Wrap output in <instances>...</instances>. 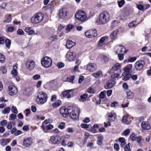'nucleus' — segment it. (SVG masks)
<instances>
[{
  "mask_svg": "<svg viewBox=\"0 0 151 151\" xmlns=\"http://www.w3.org/2000/svg\"><path fill=\"white\" fill-rule=\"evenodd\" d=\"M68 116L73 119L76 120L78 119L80 110L78 108L71 106L68 107Z\"/></svg>",
  "mask_w": 151,
  "mask_h": 151,
  "instance_id": "f257e3e1",
  "label": "nucleus"
},
{
  "mask_svg": "<svg viewBox=\"0 0 151 151\" xmlns=\"http://www.w3.org/2000/svg\"><path fill=\"white\" fill-rule=\"evenodd\" d=\"M47 98V94L44 92L41 91L38 93L36 101L38 104H43L46 102Z\"/></svg>",
  "mask_w": 151,
  "mask_h": 151,
  "instance_id": "f03ea898",
  "label": "nucleus"
},
{
  "mask_svg": "<svg viewBox=\"0 0 151 151\" xmlns=\"http://www.w3.org/2000/svg\"><path fill=\"white\" fill-rule=\"evenodd\" d=\"M109 14L106 12H103L99 15V22L100 24H105L109 21Z\"/></svg>",
  "mask_w": 151,
  "mask_h": 151,
  "instance_id": "7ed1b4c3",
  "label": "nucleus"
},
{
  "mask_svg": "<svg viewBox=\"0 0 151 151\" xmlns=\"http://www.w3.org/2000/svg\"><path fill=\"white\" fill-rule=\"evenodd\" d=\"M75 16L79 21L83 23L87 20L86 13L83 11L80 10L76 12Z\"/></svg>",
  "mask_w": 151,
  "mask_h": 151,
  "instance_id": "20e7f679",
  "label": "nucleus"
},
{
  "mask_svg": "<svg viewBox=\"0 0 151 151\" xmlns=\"http://www.w3.org/2000/svg\"><path fill=\"white\" fill-rule=\"evenodd\" d=\"M44 14L39 12L34 15L31 18V21L33 24H37L40 22L44 18Z\"/></svg>",
  "mask_w": 151,
  "mask_h": 151,
  "instance_id": "39448f33",
  "label": "nucleus"
},
{
  "mask_svg": "<svg viewBox=\"0 0 151 151\" xmlns=\"http://www.w3.org/2000/svg\"><path fill=\"white\" fill-rule=\"evenodd\" d=\"M41 62L42 66L45 68H48L52 65V60L50 58L45 56L42 58Z\"/></svg>",
  "mask_w": 151,
  "mask_h": 151,
  "instance_id": "423d86ee",
  "label": "nucleus"
},
{
  "mask_svg": "<svg viewBox=\"0 0 151 151\" xmlns=\"http://www.w3.org/2000/svg\"><path fill=\"white\" fill-rule=\"evenodd\" d=\"M145 65V62L144 60H140L136 62L134 65V68L136 70L141 71Z\"/></svg>",
  "mask_w": 151,
  "mask_h": 151,
  "instance_id": "0eeeda50",
  "label": "nucleus"
},
{
  "mask_svg": "<svg viewBox=\"0 0 151 151\" xmlns=\"http://www.w3.org/2000/svg\"><path fill=\"white\" fill-rule=\"evenodd\" d=\"M85 34L86 37L88 38H93L97 36V30L95 29H91L86 32Z\"/></svg>",
  "mask_w": 151,
  "mask_h": 151,
  "instance_id": "6e6552de",
  "label": "nucleus"
},
{
  "mask_svg": "<svg viewBox=\"0 0 151 151\" xmlns=\"http://www.w3.org/2000/svg\"><path fill=\"white\" fill-rule=\"evenodd\" d=\"M23 145L25 147H29L33 143L32 139L31 137L24 138L22 142Z\"/></svg>",
  "mask_w": 151,
  "mask_h": 151,
  "instance_id": "1a4fd4ad",
  "label": "nucleus"
},
{
  "mask_svg": "<svg viewBox=\"0 0 151 151\" xmlns=\"http://www.w3.org/2000/svg\"><path fill=\"white\" fill-rule=\"evenodd\" d=\"M130 137L132 141L136 140L139 145L141 146L142 145L141 142L142 138L141 136H139L137 137L134 133H132L130 135Z\"/></svg>",
  "mask_w": 151,
  "mask_h": 151,
  "instance_id": "9d476101",
  "label": "nucleus"
},
{
  "mask_svg": "<svg viewBox=\"0 0 151 151\" xmlns=\"http://www.w3.org/2000/svg\"><path fill=\"white\" fill-rule=\"evenodd\" d=\"M68 9L66 8H63L59 10V16L61 18L64 19L67 16Z\"/></svg>",
  "mask_w": 151,
  "mask_h": 151,
  "instance_id": "9b49d317",
  "label": "nucleus"
},
{
  "mask_svg": "<svg viewBox=\"0 0 151 151\" xmlns=\"http://www.w3.org/2000/svg\"><path fill=\"white\" fill-rule=\"evenodd\" d=\"M8 89L9 94L12 96L15 95L18 92L17 88L14 86L10 85L8 87Z\"/></svg>",
  "mask_w": 151,
  "mask_h": 151,
  "instance_id": "f8f14e48",
  "label": "nucleus"
},
{
  "mask_svg": "<svg viewBox=\"0 0 151 151\" xmlns=\"http://www.w3.org/2000/svg\"><path fill=\"white\" fill-rule=\"evenodd\" d=\"M60 112L61 115L65 118L68 116V108L67 109L65 106H62L60 109Z\"/></svg>",
  "mask_w": 151,
  "mask_h": 151,
  "instance_id": "ddd939ff",
  "label": "nucleus"
},
{
  "mask_svg": "<svg viewBox=\"0 0 151 151\" xmlns=\"http://www.w3.org/2000/svg\"><path fill=\"white\" fill-rule=\"evenodd\" d=\"M97 68L96 64L95 63H89L87 66V69L90 72H93L95 71Z\"/></svg>",
  "mask_w": 151,
  "mask_h": 151,
  "instance_id": "4468645a",
  "label": "nucleus"
},
{
  "mask_svg": "<svg viewBox=\"0 0 151 151\" xmlns=\"http://www.w3.org/2000/svg\"><path fill=\"white\" fill-rule=\"evenodd\" d=\"M26 65L27 68L30 70H33L35 66V62L32 60H27L26 62Z\"/></svg>",
  "mask_w": 151,
  "mask_h": 151,
  "instance_id": "2eb2a0df",
  "label": "nucleus"
},
{
  "mask_svg": "<svg viewBox=\"0 0 151 151\" xmlns=\"http://www.w3.org/2000/svg\"><path fill=\"white\" fill-rule=\"evenodd\" d=\"M61 138L58 135L56 136H51L50 138V140L52 143L53 144H58L60 143Z\"/></svg>",
  "mask_w": 151,
  "mask_h": 151,
  "instance_id": "dca6fc26",
  "label": "nucleus"
},
{
  "mask_svg": "<svg viewBox=\"0 0 151 151\" xmlns=\"http://www.w3.org/2000/svg\"><path fill=\"white\" fill-rule=\"evenodd\" d=\"M115 83V81L114 79H111L109 80L105 85V88L106 89H109L113 87Z\"/></svg>",
  "mask_w": 151,
  "mask_h": 151,
  "instance_id": "f3484780",
  "label": "nucleus"
},
{
  "mask_svg": "<svg viewBox=\"0 0 151 151\" xmlns=\"http://www.w3.org/2000/svg\"><path fill=\"white\" fill-rule=\"evenodd\" d=\"M66 57L69 61H73L76 58V55L73 52H68L66 54Z\"/></svg>",
  "mask_w": 151,
  "mask_h": 151,
  "instance_id": "a211bd4d",
  "label": "nucleus"
},
{
  "mask_svg": "<svg viewBox=\"0 0 151 151\" xmlns=\"http://www.w3.org/2000/svg\"><path fill=\"white\" fill-rule=\"evenodd\" d=\"M127 52V51L124 47L122 45H119L117 49L116 53L117 54H118V53L124 54L126 53Z\"/></svg>",
  "mask_w": 151,
  "mask_h": 151,
  "instance_id": "6ab92c4d",
  "label": "nucleus"
},
{
  "mask_svg": "<svg viewBox=\"0 0 151 151\" xmlns=\"http://www.w3.org/2000/svg\"><path fill=\"white\" fill-rule=\"evenodd\" d=\"M142 128L144 130H149L150 128V124L148 122L143 121L141 124Z\"/></svg>",
  "mask_w": 151,
  "mask_h": 151,
  "instance_id": "aec40b11",
  "label": "nucleus"
},
{
  "mask_svg": "<svg viewBox=\"0 0 151 151\" xmlns=\"http://www.w3.org/2000/svg\"><path fill=\"white\" fill-rule=\"evenodd\" d=\"M132 68V65L129 64L126 65L123 68L124 72L126 73L131 74L132 72L131 70Z\"/></svg>",
  "mask_w": 151,
  "mask_h": 151,
  "instance_id": "412c9836",
  "label": "nucleus"
},
{
  "mask_svg": "<svg viewBox=\"0 0 151 151\" xmlns=\"http://www.w3.org/2000/svg\"><path fill=\"white\" fill-rule=\"evenodd\" d=\"M42 9L45 11L49 10L52 13L54 9V6L52 4H49L47 6L43 7Z\"/></svg>",
  "mask_w": 151,
  "mask_h": 151,
  "instance_id": "4be33fe9",
  "label": "nucleus"
},
{
  "mask_svg": "<svg viewBox=\"0 0 151 151\" xmlns=\"http://www.w3.org/2000/svg\"><path fill=\"white\" fill-rule=\"evenodd\" d=\"M108 37L107 36H105L101 37L98 42L97 47H100L103 46L104 45V41L106 40H108Z\"/></svg>",
  "mask_w": 151,
  "mask_h": 151,
  "instance_id": "5701e85b",
  "label": "nucleus"
},
{
  "mask_svg": "<svg viewBox=\"0 0 151 151\" xmlns=\"http://www.w3.org/2000/svg\"><path fill=\"white\" fill-rule=\"evenodd\" d=\"M131 75V74L126 73L125 72H123L122 74V76H123L122 79L124 81H127L130 79Z\"/></svg>",
  "mask_w": 151,
  "mask_h": 151,
  "instance_id": "b1692460",
  "label": "nucleus"
},
{
  "mask_svg": "<svg viewBox=\"0 0 151 151\" xmlns=\"http://www.w3.org/2000/svg\"><path fill=\"white\" fill-rule=\"evenodd\" d=\"M76 45V43L73 42L72 40H67L66 45V47L68 49H70Z\"/></svg>",
  "mask_w": 151,
  "mask_h": 151,
  "instance_id": "393cba45",
  "label": "nucleus"
},
{
  "mask_svg": "<svg viewBox=\"0 0 151 151\" xmlns=\"http://www.w3.org/2000/svg\"><path fill=\"white\" fill-rule=\"evenodd\" d=\"M121 68V64L118 63H116L114 64L112 67L111 70L113 71H116L120 69Z\"/></svg>",
  "mask_w": 151,
  "mask_h": 151,
  "instance_id": "a878e982",
  "label": "nucleus"
},
{
  "mask_svg": "<svg viewBox=\"0 0 151 151\" xmlns=\"http://www.w3.org/2000/svg\"><path fill=\"white\" fill-rule=\"evenodd\" d=\"M32 28L30 27H26L24 31L28 33V34L29 35H31L32 34H35V32L32 29Z\"/></svg>",
  "mask_w": 151,
  "mask_h": 151,
  "instance_id": "bb28decb",
  "label": "nucleus"
},
{
  "mask_svg": "<svg viewBox=\"0 0 151 151\" xmlns=\"http://www.w3.org/2000/svg\"><path fill=\"white\" fill-rule=\"evenodd\" d=\"M99 126L98 124L93 125V127L90 129V131L93 133H96L98 132L97 129L99 128Z\"/></svg>",
  "mask_w": 151,
  "mask_h": 151,
  "instance_id": "cd10ccee",
  "label": "nucleus"
},
{
  "mask_svg": "<svg viewBox=\"0 0 151 151\" xmlns=\"http://www.w3.org/2000/svg\"><path fill=\"white\" fill-rule=\"evenodd\" d=\"M61 101L59 100H58L56 101L54 103L52 104V106L53 108H57L60 106L62 104Z\"/></svg>",
  "mask_w": 151,
  "mask_h": 151,
  "instance_id": "c85d7f7f",
  "label": "nucleus"
},
{
  "mask_svg": "<svg viewBox=\"0 0 151 151\" xmlns=\"http://www.w3.org/2000/svg\"><path fill=\"white\" fill-rule=\"evenodd\" d=\"M117 33V31L114 30L111 33L110 37L112 40H115L116 38Z\"/></svg>",
  "mask_w": 151,
  "mask_h": 151,
  "instance_id": "c756f323",
  "label": "nucleus"
},
{
  "mask_svg": "<svg viewBox=\"0 0 151 151\" xmlns=\"http://www.w3.org/2000/svg\"><path fill=\"white\" fill-rule=\"evenodd\" d=\"M41 128L44 131H45V130H50L52 129L53 127V126L51 124H49L47 125L46 127H45V126L42 125L41 126Z\"/></svg>",
  "mask_w": 151,
  "mask_h": 151,
  "instance_id": "7c9ffc66",
  "label": "nucleus"
},
{
  "mask_svg": "<svg viewBox=\"0 0 151 151\" xmlns=\"http://www.w3.org/2000/svg\"><path fill=\"white\" fill-rule=\"evenodd\" d=\"M100 59L101 61L104 63H106L108 62L109 58L108 56L105 55H102L100 56Z\"/></svg>",
  "mask_w": 151,
  "mask_h": 151,
  "instance_id": "2f4dec72",
  "label": "nucleus"
},
{
  "mask_svg": "<svg viewBox=\"0 0 151 151\" xmlns=\"http://www.w3.org/2000/svg\"><path fill=\"white\" fill-rule=\"evenodd\" d=\"M115 114L114 113L110 112L109 113L108 116V119L110 121H114L116 118L115 116Z\"/></svg>",
  "mask_w": 151,
  "mask_h": 151,
  "instance_id": "473e14b6",
  "label": "nucleus"
},
{
  "mask_svg": "<svg viewBox=\"0 0 151 151\" xmlns=\"http://www.w3.org/2000/svg\"><path fill=\"white\" fill-rule=\"evenodd\" d=\"M5 20L3 21V22L4 23H9L11 21L12 19V17L10 14L5 15Z\"/></svg>",
  "mask_w": 151,
  "mask_h": 151,
  "instance_id": "72a5a7b5",
  "label": "nucleus"
},
{
  "mask_svg": "<svg viewBox=\"0 0 151 151\" xmlns=\"http://www.w3.org/2000/svg\"><path fill=\"white\" fill-rule=\"evenodd\" d=\"M6 39L4 41L6 47L8 49H9L11 43V41L10 39L5 37Z\"/></svg>",
  "mask_w": 151,
  "mask_h": 151,
  "instance_id": "f704fd0d",
  "label": "nucleus"
},
{
  "mask_svg": "<svg viewBox=\"0 0 151 151\" xmlns=\"http://www.w3.org/2000/svg\"><path fill=\"white\" fill-rule=\"evenodd\" d=\"M75 78V76L74 75L71 76L69 77L66 78L65 80H64V78L63 79V80L64 81H68L70 82L73 83V80Z\"/></svg>",
  "mask_w": 151,
  "mask_h": 151,
  "instance_id": "c9c22d12",
  "label": "nucleus"
},
{
  "mask_svg": "<svg viewBox=\"0 0 151 151\" xmlns=\"http://www.w3.org/2000/svg\"><path fill=\"white\" fill-rule=\"evenodd\" d=\"M103 138V136L102 135H99L97 137L98 140L97 141V143L98 145L100 146L102 145Z\"/></svg>",
  "mask_w": 151,
  "mask_h": 151,
  "instance_id": "e433bc0d",
  "label": "nucleus"
},
{
  "mask_svg": "<svg viewBox=\"0 0 151 151\" xmlns=\"http://www.w3.org/2000/svg\"><path fill=\"white\" fill-rule=\"evenodd\" d=\"M127 94V98L128 99H131L134 96V93L130 90H127L126 91Z\"/></svg>",
  "mask_w": 151,
  "mask_h": 151,
  "instance_id": "4c0bfd02",
  "label": "nucleus"
},
{
  "mask_svg": "<svg viewBox=\"0 0 151 151\" xmlns=\"http://www.w3.org/2000/svg\"><path fill=\"white\" fill-rule=\"evenodd\" d=\"M137 58L135 57H133L128 58L127 60H124V62L128 63L129 62H133L135 61Z\"/></svg>",
  "mask_w": 151,
  "mask_h": 151,
  "instance_id": "58836bf2",
  "label": "nucleus"
},
{
  "mask_svg": "<svg viewBox=\"0 0 151 151\" xmlns=\"http://www.w3.org/2000/svg\"><path fill=\"white\" fill-rule=\"evenodd\" d=\"M137 21L136 20L132 21L129 22L128 24V26L129 28H132L137 26L138 25V24L136 23Z\"/></svg>",
  "mask_w": 151,
  "mask_h": 151,
  "instance_id": "ea45409f",
  "label": "nucleus"
},
{
  "mask_svg": "<svg viewBox=\"0 0 151 151\" xmlns=\"http://www.w3.org/2000/svg\"><path fill=\"white\" fill-rule=\"evenodd\" d=\"M92 76L96 78H98L101 77L102 76L101 71L99 70L96 73H93Z\"/></svg>",
  "mask_w": 151,
  "mask_h": 151,
  "instance_id": "a19ab883",
  "label": "nucleus"
},
{
  "mask_svg": "<svg viewBox=\"0 0 151 151\" xmlns=\"http://www.w3.org/2000/svg\"><path fill=\"white\" fill-rule=\"evenodd\" d=\"M9 141L8 139H2L0 140V143L1 145L4 146L7 145Z\"/></svg>",
  "mask_w": 151,
  "mask_h": 151,
  "instance_id": "79ce46f5",
  "label": "nucleus"
},
{
  "mask_svg": "<svg viewBox=\"0 0 151 151\" xmlns=\"http://www.w3.org/2000/svg\"><path fill=\"white\" fill-rule=\"evenodd\" d=\"M88 95L86 93L83 94L80 96V101L84 102L86 100V98L88 97Z\"/></svg>",
  "mask_w": 151,
  "mask_h": 151,
  "instance_id": "37998d69",
  "label": "nucleus"
},
{
  "mask_svg": "<svg viewBox=\"0 0 151 151\" xmlns=\"http://www.w3.org/2000/svg\"><path fill=\"white\" fill-rule=\"evenodd\" d=\"M17 68V67L16 66H14L13 67V70L11 72V74L14 76H17V75L18 72L17 70L16 69Z\"/></svg>",
  "mask_w": 151,
  "mask_h": 151,
  "instance_id": "c03bdc74",
  "label": "nucleus"
},
{
  "mask_svg": "<svg viewBox=\"0 0 151 151\" xmlns=\"http://www.w3.org/2000/svg\"><path fill=\"white\" fill-rule=\"evenodd\" d=\"M72 91L71 90H66L65 91L62 92L61 94V96L62 97H64L67 96L68 93H70Z\"/></svg>",
  "mask_w": 151,
  "mask_h": 151,
  "instance_id": "a18cd8bd",
  "label": "nucleus"
},
{
  "mask_svg": "<svg viewBox=\"0 0 151 151\" xmlns=\"http://www.w3.org/2000/svg\"><path fill=\"white\" fill-rule=\"evenodd\" d=\"M6 60L5 56L2 54L0 53V62L1 63H4Z\"/></svg>",
  "mask_w": 151,
  "mask_h": 151,
  "instance_id": "49530a36",
  "label": "nucleus"
},
{
  "mask_svg": "<svg viewBox=\"0 0 151 151\" xmlns=\"http://www.w3.org/2000/svg\"><path fill=\"white\" fill-rule=\"evenodd\" d=\"M65 124L64 122H60L58 126V127L61 129H63L65 128Z\"/></svg>",
  "mask_w": 151,
  "mask_h": 151,
  "instance_id": "de8ad7c7",
  "label": "nucleus"
},
{
  "mask_svg": "<svg viewBox=\"0 0 151 151\" xmlns=\"http://www.w3.org/2000/svg\"><path fill=\"white\" fill-rule=\"evenodd\" d=\"M122 122L127 124H129V122L127 120V118L125 116H124L122 118Z\"/></svg>",
  "mask_w": 151,
  "mask_h": 151,
  "instance_id": "09e8293b",
  "label": "nucleus"
},
{
  "mask_svg": "<svg viewBox=\"0 0 151 151\" xmlns=\"http://www.w3.org/2000/svg\"><path fill=\"white\" fill-rule=\"evenodd\" d=\"M111 78L116 79V78L117 79H118L120 78V74L118 73H115L114 74L111 75Z\"/></svg>",
  "mask_w": 151,
  "mask_h": 151,
  "instance_id": "8fccbe9b",
  "label": "nucleus"
},
{
  "mask_svg": "<svg viewBox=\"0 0 151 151\" xmlns=\"http://www.w3.org/2000/svg\"><path fill=\"white\" fill-rule=\"evenodd\" d=\"M10 111V108L9 107H6L5 108L4 110L2 112L4 114L9 113Z\"/></svg>",
  "mask_w": 151,
  "mask_h": 151,
  "instance_id": "3c124183",
  "label": "nucleus"
},
{
  "mask_svg": "<svg viewBox=\"0 0 151 151\" xmlns=\"http://www.w3.org/2000/svg\"><path fill=\"white\" fill-rule=\"evenodd\" d=\"M124 0H121L120 1H118V6L119 7L121 8L125 4Z\"/></svg>",
  "mask_w": 151,
  "mask_h": 151,
  "instance_id": "603ef678",
  "label": "nucleus"
},
{
  "mask_svg": "<svg viewBox=\"0 0 151 151\" xmlns=\"http://www.w3.org/2000/svg\"><path fill=\"white\" fill-rule=\"evenodd\" d=\"M130 130L129 129H127L124 130L122 133V135L125 136H128L130 133Z\"/></svg>",
  "mask_w": 151,
  "mask_h": 151,
  "instance_id": "864d4df0",
  "label": "nucleus"
},
{
  "mask_svg": "<svg viewBox=\"0 0 151 151\" xmlns=\"http://www.w3.org/2000/svg\"><path fill=\"white\" fill-rule=\"evenodd\" d=\"M4 36H0V45H4L6 39Z\"/></svg>",
  "mask_w": 151,
  "mask_h": 151,
  "instance_id": "5fc2aeb1",
  "label": "nucleus"
},
{
  "mask_svg": "<svg viewBox=\"0 0 151 151\" xmlns=\"http://www.w3.org/2000/svg\"><path fill=\"white\" fill-rule=\"evenodd\" d=\"M0 71L2 72L3 74L6 73L7 72V70L4 66H2L0 67Z\"/></svg>",
  "mask_w": 151,
  "mask_h": 151,
  "instance_id": "6e6d98bb",
  "label": "nucleus"
},
{
  "mask_svg": "<svg viewBox=\"0 0 151 151\" xmlns=\"http://www.w3.org/2000/svg\"><path fill=\"white\" fill-rule=\"evenodd\" d=\"M73 27L74 25H73L69 24L67 26L66 30L69 31L73 29Z\"/></svg>",
  "mask_w": 151,
  "mask_h": 151,
  "instance_id": "4d7b16f0",
  "label": "nucleus"
},
{
  "mask_svg": "<svg viewBox=\"0 0 151 151\" xmlns=\"http://www.w3.org/2000/svg\"><path fill=\"white\" fill-rule=\"evenodd\" d=\"M11 111L13 113L15 114H17L18 112L17 108L16 106H13L12 107Z\"/></svg>",
  "mask_w": 151,
  "mask_h": 151,
  "instance_id": "13d9d810",
  "label": "nucleus"
},
{
  "mask_svg": "<svg viewBox=\"0 0 151 151\" xmlns=\"http://www.w3.org/2000/svg\"><path fill=\"white\" fill-rule=\"evenodd\" d=\"M6 127L8 129H11L12 127V123L11 122H8L7 123Z\"/></svg>",
  "mask_w": 151,
  "mask_h": 151,
  "instance_id": "bf43d9fd",
  "label": "nucleus"
},
{
  "mask_svg": "<svg viewBox=\"0 0 151 151\" xmlns=\"http://www.w3.org/2000/svg\"><path fill=\"white\" fill-rule=\"evenodd\" d=\"M7 121L6 120H3L0 122V125L3 127L7 124Z\"/></svg>",
  "mask_w": 151,
  "mask_h": 151,
  "instance_id": "052dcab7",
  "label": "nucleus"
},
{
  "mask_svg": "<svg viewBox=\"0 0 151 151\" xmlns=\"http://www.w3.org/2000/svg\"><path fill=\"white\" fill-rule=\"evenodd\" d=\"M137 7L139 10L142 11L143 10L144 8V6L141 4H137Z\"/></svg>",
  "mask_w": 151,
  "mask_h": 151,
  "instance_id": "680f3d73",
  "label": "nucleus"
},
{
  "mask_svg": "<svg viewBox=\"0 0 151 151\" xmlns=\"http://www.w3.org/2000/svg\"><path fill=\"white\" fill-rule=\"evenodd\" d=\"M17 33L18 34L20 35H24V32L23 30L21 29H18Z\"/></svg>",
  "mask_w": 151,
  "mask_h": 151,
  "instance_id": "e2e57ef3",
  "label": "nucleus"
},
{
  "mask_svg": "<svg viewBox=\"0 0 151 151\" xmlns=\"http://www.w3.org/2000/svg\"><path fill=\"white\" fill-rule=\"evenodd\" d=\"M124 54L119 53L118 54V57L119 60H122L124 58Z\"/></svg>",
  "mask_w": 151,
  "mask_h": 151,
  "instance_id": "0e129e2a",
  "label": "nucleus"
},
{
  "mask_svg": "<svg viewBox=\"0 0 151 151\" xmlns=\"http://www.w3.org/2000/svg\"><path fill=\"white\" fill-rule=\"evenodd\" d=\"M124 147L125 151H130L131 150L129 146V143L128 145H126Z\"/></svg>",
  "mask_w": 151,
  "mask_h": 151,
  "instance_id": "69168bd1",
  "label": "nucleus"
},
{
  "mask_svg": "<svg viewBox=\"0 0 151 151\" xmlns=\"http://www.w3.org/2000/svg\"><path fill=\"white\" fill-rule=\"evenodd\" d=\"M14 28L13 27H8L7 29V31L9 32H12L14 30Z\"/></svg>",
  "mask_w": 151,
  "mask_h": 151,
  "instance_id": "338daca9",
  "label": "nucleus"
},
{
  "mask_svg": "<svg viewBox=\"0 0 151 151\" xmlns=\"http://www.w3.org/2000/svg\"><path fill=\"white\" fill-rule=\"evenodd\" d=\"M89 125L87 124H81V127L83 128L86 129L89 127Z\"/></svg>",
  "mask_w": 151,
  "mask_h": 151,
  "instance_id": "774afa93",
  "label": "nucleus"
}]
</instances>
